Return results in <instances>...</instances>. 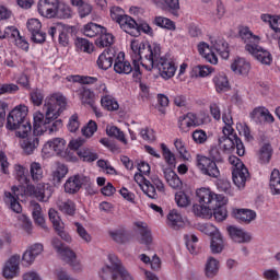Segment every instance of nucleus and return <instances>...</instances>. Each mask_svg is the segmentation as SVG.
<instances>
[{
    "label": "nucleus",
    "mask_w": 280,
    "mask_h": 280,
    "mask_svg": "<svg viewBox=\"0 0 280 280\" xmlns=\"http://www.w3.org/2000/svg\"><path fill=\"white\" fill-rule=\"evenodd\" d=\"M130 49L136 75L141 74L139 62L145 71H152L156 67L160 78L163 80H172L176 75L178 67L174 60L161 57V44H145L140 39H132Z\"/></svg>",
    "instance_id": "obj_1"
},
{
    "label": "nucleus",
    "mask_w": 280,
    "mask_h": 280,
    "mask_svg": "<svg viewBox=\"0 0 280 280\" xmlns=\"http://www.w3.org/2000/svg\"><path fill=\"white\" fill-rule=\"evenodd\" d=\"M67 106V98L60 93H54L45 98L43 112L37 110L33 114V132L35 137H40L45 132L49 135L58 132L62 127V121L56 120Z\"/></svg>",
    "instance_id": "obj_2"
},
{
    "label": "nucleus",
    "mask_w": 280,
    "mask_h": 280,
    "mask_svg": "<svg viewBox=\"0 0 280 280\" xmlns=\"http://www.w3.org/2000/svg\"><path fill=\"white\" fill-rule=\"evenodd\" d=\"M52 194L51 186L48 184H38L37 186L28 185L26 189L23 186H13L11 191L4 192V202L9 205L14 213H21L23 207H21L19 200H21L23 196H32L39 202H49V198H51Z\"/></svg>",
    "instance_id": "obj_3"
},
{
    "label": "nucleus",
    "mask_w": 280,
    "mask_h": 280,
    "mask_svg": "<svg viewBox=\"0 0 280 280\" xmlns=\"http://www.w3.org/2000/svg\"><path fill=\"white\" fill-rule=\"evenodd\" d=\"M238 36L245 44V50L248 51L255 60L260 62V65H266L270 67L272 62V54L259 46L261 37L253 34V31L248 26H242L238 31Z\"/></svg>",
    "instance_id": "obj_4"
},
{
    "label": "nucleus",
    "mask_w": 280,
    "mask_h": 280,
    "mask_svg": "<svg viewBox=\"0 0 280 280\" xmlns=\"http://www.w3.org/2000/svg\"><path fill=\"white\" fill-rule=\"evenodd\" d=\"M224 195L217 194L210 187H200L196 189V198L199 203L192 206V212L198 218L207 220L213 218V207L217 202H222Z\"/></svg>",
    "instance_id": "obj_5"
},
{
    "label": "nucleus",
    "mask_w": 280,
    "mask_h": 280,
    "mask_svg": "<svg viewBox=\"0 0 280 280\" xmlns=\"http://www.w3.org/2000/svg\"><path fill=\"white\" fill-rule=\"evenodd\" d=\"M150 164L148 162H140L138 164V171L140 173L135 174V182L139 185L140 189L149 198L156 199L159 195L156 194V188L154 185L150 183V180L145 179L144 176H150Z\"/></svg>",
    "instance_id": "obj_6"
},
{
    "label": "nucleus",
    "mask_w": 280,
    "mask_h": 280,
    "mask_svg": "<svg viewBox=\"0 0 280 280\" xmlns=\"http://www.w3.org/2000/svg\"><path fill=\"white\" fill-rule=\"evenodd\" d=\"M229 163L232 165V180L237 189H244L246 187V180H248L250 174L248 168L242 163V160L235 155L229 158Z\"/></svg>",
    "instance_id": "obj_7"
},
{
    "label": "nucleus",
    "mask_w": 280,
    "mask_h": 280,
    "mask_svg": "<svg viewBox=\"0 0 280 280\" xmlns=\"http://www.w3.org/2000/svg\"><path fill=\"white\" fill-rule=\"evenodd\" d=\"M196 167L200 174H202V176H209V178H220V168H218L215 160L198 154L196 156Z\"/></svg>",
    "instance_id": "obj_8"
},
{
    "label": "nucleus",
    "mask_w": 280,
    "mask_h": 280,
    "mask_svg": "<svg viewBox=\"0 0 280 280\" xmlns=\"http://www.w3.org/2000/svg\"><path fill=\"white\" fill-rule=\"evenodd\" d=\"M42 154L44 159H49V156H65L67 154V140L65 138H52L48 140L42 149Z\"/></svg>",
    "instance_id": "obj_9"
},
{
    "label": "nucleus",
    "mask_w": 280,
    "mask_h": 280,
    "mask_svg": "<svg viewBox=\"0 0 280 280\" xmlns=\"http://www.w3.org/2000/svg\"><path fill=\"white\" fill-rule=\"evenodd\" d=\"M1 275L5 280H13L21 277V255L13 254L2 266Z\"/></svg>",
    "instance_id": "obj_10"
},
{
    "label": "nucleus",
    "mask_w": 280,
    "mask_h": 280,
    "mask_svg": "<svg viewBox=\"0 0 280 280\" xmlns=\"http://www.w3.org/2000/svg\"><path fill=\"white\" fill-rule=\"evenodd\" d=\"M30 113V108L27 105H18L15 106L7 117V128H16L19 124H23L27 121V114Z\"/></svg>",
    "instance_id": "obj_11"
},
{
    "label": "nucleus",
    "mask_w": 280,
    "mask_h": 280,
    "mask_svg": "<svg viewBox=\"0 0 280 280\" xmlns=\"http://www.w3.org/2000/svg\"><path fill=\"white\" fill-rule=\"evenodd\" d=\"M107 259L110 265L104 266L98 271V277L102 280H106L105 277H107V279H110V277H113L115 272H119V270H122V268H125L119 257H117V255H115L114 253L108 254Z\"/></svg>",
    "instance_id": "obj_12"
},
{
    "label": "nucleus",
    "mask_w": 280,
    "mask_h": 280,
    "mask_svg": "<svg viewBox=\"0 0 280 280\" xmlns=\"http://www.w3.org/2000/svg\"><path fill=\"white\" fill-rule=\"evenodd\" d=\"M48 218L59 237L63 240L65 242L71 243L72 238L69 233L65 231V222H62V219L60 218V213L58 210L50 208L48 210Z\"/></svg>",
    "instance_id": "obj_13"
},
{
    "label": "nucleus",
    "mask_w": 280,
    "mask_h": 280,
    "mask_svg": "<svg viewBox=\"0 0 280 280\" xmlns=\"http://www.w3.org/2000/svg\"><path fill=\"white\" fill-rule=\"evenodd\" d=\"M91 178L84 174H75L70 176L63 184L66 194H78L83 185H89Z\"/></svg>",
    "instance_id": "obj_14"
},
{
    "label": "nucleus",
    "mask_w": 280,
    "mask_h": 280,
    "mask_svg": "<svg viewBox=\"0 0 280 280\" xmlns=\"http://www.w3.org/2000/svg\"><path fill=\"white\" fill-rule=\"evenodd\" d=\"M26 30L31 34L33 43H45L47 34L43 32V23L36 18L26 21Z\"/></svg>",
    "instance_id": "obj_15"
},
{
    "label": "nucleus",
    "mask_w": 280,
    "mask_h": 280,
    "mask_svg": "<svg viewBox=\"0 0 280 280\" xmlns=\"http://www.w3.org/2000/svg\"><path fill=\"white\" fill-rule=\"evenodd\" d=\"M231 71L234 72V75H241L242 78H247L248 73L253 69V66L248 59L244 57H235L230 65Z\"/></svg>",
    "instance_id": "obj_16"
},
{
    "label": "nucleus",
    "mask_w": 280,
    "mask_h": 280,
    "mask_svg": "<svg viewBox=\"0 0 280 280\" xmlns=\"http://www.w3.org/2000/svg\"><path fill=\"white\" fill-rule=\"evenodd\" d=\"M228 233L232 242L235 244H250L253 241V235H250L249 232L235 225H230L228 228Z\"/></svg>",
    "instance_id": "obj_17"
},
{
    "label": "nucleus",
    "mask_w": 280,
    "mask_h": 280,
    "mask_svg": "<svg viewBox=\"0 0 280 280\" xmlns=\"http://www.w3.org/2000/svg\"><path fill=\"white\" fill-rule=\"evenodd\" d=\"M43 250H45V246H43L42 243L30 245L22 255L23 264L32 266L36 261V258L39 257V255H43Z\"/></svg>",
    "instance_id": "obj_18"
},
{
    "label": "nucleus",
    "mask_w": 280,
    "mask_h": 280,
    "mask_svg": "<svg viewBox=\"0 0 280 280\" xmlns=\"http://www.w3.org/2000/svg\"><path fill=\"white\" fill-rule=\"evenodd\" d=\"M249 117L252 121H255V124H275V116L270 113V110L264 106H258L254 108L249 113Z\"/></svg>",
    "instance_id": "obj_19"
},
{
    "label": "nucleus",
    "mask_w": 280,
    "mask_h": 280,
    "mask_svg": "<svg viewBox=\"0 0 280 280\" xmlns=\"http://www.w3.org/2000/svg\"><path fill=\"white\" fill-rule=\"evenodd\" d=\"M58 5V0H38L37 12L40 16L45 19H54L56 16V7Z\"/></svg>",
    "instance_id": "obj_20"
},
{
    "label": "nucleus",
    "mask_w": 280,
    "mask_h": 280,
    "mask_svg": "<svg viewBox=\"0 0 280 280\" xmlns=\"http://www.w3.org/2000/svg\"><path fill=\"white\" fill-rule=\"evenodd\" d=\"M197 51L206 62L210 65H218V55L213 51V45H209L207 42H199L197 45Z\"/></svg>",
    "instance_id": "obj_21"
},
{
    "label": "nucleus",
    "mask_w": 280,
    "mask_h": 280,
    "mask_svg": "<svg viewBox=\"0 0 280 280\" xmlns=\"http://www.w3.org/2000/svg\"><path fill=\"white\" fill-rule=\"evenodd\" d=\"M198 126H200V120L194 113H187L178 118V128L180 132H189L191 128H196Z\"/></svg>",
    "instance_id": "obj_22"
},
{
    "label": "nucleus",
    "mask_w": 280,
    "mask_h": 280,
    "mask_svg": "<svg viewBox=\"0 0 280 280\" xmlns=\"http://www.w3.org/2000/svg\"><path fill=\"white\" fill-rule=\"evenodd\" d=\"M118 25L122 32H126V34H129L130 36H139V24H137V21L130 15L127 14L124 16V19L118 22Z\"/></svg>",
    "instance_id": "obj_23"
},
{
    "label": "nucleus",
    "mask_w": 280,
    "mask_h": 280,
    "mask_svg": "<svg viewBox=\"0 0 280 280\" xmlns=\"http://www.w3.org/2000/svg\"><path fill=\"white\" fill-rule=\"evenodd\" d=\"M163 174L165 182L171 189H175L176 191H180V189H183V179H180L176 172H174L172 168H165Z\"/></svg>",
    "instance_id": "obj_24"
},
{
    "label": "nucleus",
    "mask_w": 280,
    "mask_h": 280,
    "mask_svg": "<svg viewBox=\"0 0 280 280\" xmlns=\"http://www.w3.org/2000/svg\"><path fill=\"white\" fill-rule=\"evenodd\" d=\"M210 44L212 45L213 49L218 51L221 58H223V60H229V43H226L224 38L210 37Z\"/></svg>",
    "instance_id": "obj_25"
},
{
    "label": "nucleus",
    "mask_w": 280,
    "mask_h": 280,
    "mask_svg": "<svg viewBox=\"0 0 280 280\" xmlns=\"http://www.w3.org/2000/svg\"><path fill=\"white\" fill-rule=\"evenodd\" d=\"M114 71L120 75H128L132 73V65L124 58V52H119L114 63Z\"/></svg>",
    "instance_id": "obj_26"
},
{
    "label": "nucleus",
    "mask_w": 280,
    "mask_h": 280,
    "mask_svg": "<svg viewBox=\"0 0 280 280\" xmlns=\"http://www.w3.org/2000/svg\"><path fill=\"white\" fill-rule=\"evenodd\" d=\"M226 202H229V199L223 196L222 202H217L212 207V215L217 220V222H224L226 218L229 217V210H226Z\"/></svg>",
    "instance_id": "obj_27"
},
{
    "label": "nucleus",
    "mask_w": 280,
    "mask_h": 280,
    "mask_svg": "<svg viewBox=\"0 0 280 280\" xmlns=\"http://www.w3.org/2000/svg\"><path fill=\"white\" fill-rule=\"evenodd\" d=\"M212 82L214 84V89L217 93H226L231 89V83L229 82V77H226V73L219 72L217 73Z\"/></svg>",
    "instance_id": "obj_28"
},
{
    "label": "nucleus",
    "mask_w": 280,
    "mask_h": 280,
    "mask_svg": "<svg viewBox=\"0 0 280 280\" xmlns=\"http://www.w3.org/2000/svg\"><path fill=\"white\" fill-rule=\"evenodd\" d=\"M233 215L243 224H250V222L257 219V212L250 209H235L233 210Z\"/></svg>",
    "instance_id": "obj_29"
},
{
    "label": "nucleus",
    "mask_w": 280,
    "mask_h": 280,
    "mask_svg": "<svg viewBox=\"0 0 280 280\" xmlns=\"http://www.w3.org/2000/svg\"><path fill=\"white\" fill-rule=\"evenodd\" d=\"M235 139H237V135L233 132L232 135H223L219 138V148L220 150H223V152H226L228 154H231L233 150H235Z\"/></svg>",
    "instance_id": "obj_30"
},
{
    "label": "nucleus",
    "mask_w": 280,
    "mask_h": 280,
    "mask_svg": "<svg viewBox=\"0 0 280 280\" xmlns=\"http://www.w3.org/2000/svg\"><path fill=\"white\" fill-rule=\"evenodd\" d=\"M67 174H69V167L63 163L57 162L51 166L52 183L57 185L62 183V178H65Z\"/></svg>",
    "instance_id": "obj_31"
},
{
    "label": "nucleus",
    "mask_w": 280,
    "mask_h": 280,
    "mask_svg": "<svg viewBox=\"0 0 280 280\" xmlns=\"http://www.w3.org/2000/svg\"><path fill=\"white\" fill-rule=\"evenodd\" d=\"M133 228L140 233L142 244L147 246L152 244V232L148 228V223L143 221L133 222Z\"/></svg>",
    "instance_id": "obj_32"
},
{
    "label": "nucleus",
    "mask_w": 280,
    "mask_h": 280,
    "mask_svg": "<svg viewBox=\"0 0 280 280\" xmlns=\"http://www.w3.org/2000/svg\"><path fill=\"white\" fill-rule=\"evenodd\" d=\"M31 211L35 224L40 226V229H47V223L45 222V215L43 214V208L40 207V203L32 201Z\"/></svg>",
    "instance_id": "obj_33"
},
{
    "label": "nucleus",
    "mask_w": 280,
    "mask_h": 280,
    "mask_svg": "<svg viewBox=\"0 0 280 280\" xmlns=\"http://www.w3.org/2000/svg\"><path fill=\"white\" fill-rule=\"evenodd\" d=\"M115 59V52L113 50H104L97 58L96 65L103 71H106L113 67V60Z\"/></svg>",
    "instance_id": "obj_34"
},
{
    "label": "nucleus",
    "mask_w": 280,
    "mask_h": 280,
    "mask_svg": "<svg viewBox=\"0 0 280 280\" xmlns=\"http://www.w3.org/2000/svg\"><path fill=\"white\" fill-rule=\"evenodd\" d=\"M40 140L36 136H30L28 138H24L20 140V147L22 148L23 152L27 155L34 154V150L38 148Z\"/></svg>",
    "instance_id": "obj_35"
},
{
    "label": "nucleus",
    "mask_w": 280,
    "mask_h": 280,
    "mask_svg": "<svg viewBox=\"0 0 280 280\" xmlns=\"http://www.w3.org/2000/svg\"><path fill=\"white\" fill-rule=\"evenodd\" d=\"M7 129L15 130V137H18L21 140L32 137V122L27 120L16 125L15 128H7Z\"/></svg>",
    "instance_id": "obj_36"
},
{
    "label": "nucleus",
    "mask_w": 280,
    "mask_h": 280,
    "mask_svg": "<svg viewBox=\"0 0 280 280\" xmlns=\"http://www.w3.org/2000/svg\"><path fill=\"white\" fill-rule=\"evenodd\" d=\"M220 272V260L209 257L205 265V275L208 279H213Z\"/></svg>",
    "instance_id": "obj_37"
},
{
    "label": "nucleus",
    "mask_w": 280,
    "mask_h": 280,
    "mask_svg": "<svg viewBox=\"0 0 280 280\" xmlns=\"http://www.w3.org/2000/svg\"><path fill=\"white\" fill-rule=\"evenodd\" d=\"M63 261H67L69 264L70 268L73 270V272H82L84 270V266H82V261L78 259V255L75 252L68 250V254L62 257Z\"/></svg>",
    "instance_id": "obj_38"
},
{
    "label": "nucleus",
    "mask_w": 280,
    "mask_h": 280,
    "mask_svg": "<svg viewBox=\"0 0 280 280\" xmlns=\"http://www.w3.org/2000/svg\"><path fill=\"white\" fill-rule=\"evenodd\" d=\"M98 34L100 37L95 40L96 47H110L115 43V36L106 27H103Z\"/></svg>",
    "instance_id": "obj_39"
},
{
    "label": "nucleus",
    "mask_w": 280,
    "mask_h": 280,
    "mask_svg": "<svg viewBox=\"0 0 280 280\" xmlns=\"http://www.w3.org/2000/svg\"><path fill=\"white\" fill-rule=\"evenodd\" d=\"M167 224L172 229H183L185 226V219H183V214L178 210L173 209L167 214Z\"/></svg>",
    "instance_id": "obj_40"
},
{
    "label": "nucleus",
    "mask_w": 280,
    "mask_h": 280,
    "mask_svg": "<svg viewBox=\"0 0 280 280\" xmlns=\"http://www.w3.org/2000/svg\"><path fill=\"white\" fill-rule=\"evenodd\" d=\"M226 242L224 241V236H222V234H215V236L211 238L210 250L213 255H220V253L224 250Z\"/></svg>",
    "instance_id": "obj_41"
},
{
    "label": "nucleus",
    "mask_w": 280,
    "mask_h": 280,
    "mask_svg": "<svg viewBox=\"0 0 280 280\" xmlns=\"http://www.w3.org/2000/svg\"><path fill=\"white\" fill-rule=\"evenodd\" d=\"M71 4L74 5V8H78L79 16L81 19H86V16L93 12V5L83 0H71Z\"/></svg>",
    "instance_id": "obj_42"
},
{
    "label": "nucleus",
    "mask_w": 280,
    "mask_h": 280,
    "mask_svg": "<svg viewBox=\"0 0 280 280\" xmlns=\"http://www.w3.org/2000/svg\"><path fill=\"white\" fill-rule=\"evenodd\" d=\"M101 106L109 112L119 110V102H117V98L113 94L101 96Z\"/></svg>",
    "instance_id": "obj_43"
},
{
    "label": "nucleus",
    "mask_w": 280,
    "mask_h": 280,
    "mask_svg": "<svg viewBox=\"0 0 280 280\" xmlns=\"http://www.w3.org/2000/svg\"><path fill=\"white\" fill-rule=\"evenodd\" d=\"M106 135L107 137H114V139H117L124 145H128V139H126V133H124L121 129L117 128V126L107 125Z\"/></svg>",
    "instance_id": "obj_44"
},
{
    "label": "nucleus",
    "mask_w": 280,
    "mask_h": 280,
    "mask_svg": "<svg viewBox=\"0 0 280 280\" xmlns=\"http://www.w3.org/2000/svg\"><path fill=\"white\" fill-rule=\"evenodd\" d=\"M79 100L84 106H93L95 104V92L86 88L79 90Z\"/></svg>",
    "instance_id": "obj_45"
},
{
    "label": "nucleus",
    "mask_w": 280,
    "mask_h": 280,
    "mask_svg": "<svg viewBox=\"0 0 280 280\" xmlns=\"http://www.w3.org/2000/svg\"><path fill=\"white\" fill-rule=\"evenodd\" d=\"M57 207L59 211L63 213V215H70L71 218L75 215V211H77L75 202H73L71 199L57 202Z\"/></svg>",
    "instance_id": "obj_46"
},
{
    "label": "nucleus",
    "mask_w": 280,
    "mask_h": 280,
    "mask_svg": "<svg viewBox=\"0 0 280 280\" xmlns=\"http://www.w3.org/2000/svg\"><path fill=\"white\" fill-rule=\"evenodd\" d=\"M55 12H56L55 16H58V19H71V16H73V11H71V7L58 0H57Z\"/></svg>",
    "instance_id": "obj_47"
},
{
    "label": "nucleus",
    "mask_w": 280,
    "mask_h": 280,
    "mask_svg": "<svg viewBox=\"0 0 280 280\" xmlns=\"http://www.w3.org/2000/svg\"><path fill=\"white\" fill-rule=\"evenodd\" d=\"M109 235L117 244H126V242L130 241V233L126 229L110 231Z\"/></svg>",
    "instance_id": "obj_48"
},
{
    "label": "nucleus",
    "mask_w": 280,
    "mask_h": 280,
    "mask_svg": "<svg viewBox=\"0 0 280 280\" xmlns=\"http://www.w3.org/2000/svg\"><path fill=\"white\" fill-rule=\"evenodd\" d=\"M272 145L266 143L258 151V160L262 165L270 163L272 159Z\"/></svg>",
    "instance_id": "obj_49"
},
{
    "label": "nucleus",
    "mask_w": 280,
    "mask_h": 280,
    "mask_svg": "<svg viewBox=\"0 0 280 280\" xmlns=\"http://www.w3.org/2000/svg\"><path fill=\"white\" fill-rule=\"evenodd\" d=\"M222 121L224 124L222 128L223 135H233L235 132V129H233V116L231 115V110H226L222 114Z\"/></svg>",
    "instance_id": "obj_50"
},
{
    "label": "nucleus",
    "mask_w": 280,
    "mask_h": 280,
    "mask_svg": "<svg viewBox=\"0 0 280 280\" xmlns=\"http://www.w3.org/2000/svg\"><path fill=\"white\" fill-rule=\"evenodd\" d=\"M153 23L158 27H162V30H170L171 32H174L176 30V23L165 16H155Z\"/></svg>",
    "instance_id": "obj_51"
},
{
    "label": "nucleus",
    "mask_w": 280,
    "mask_h": 280,
    "mask_svg": "<svg viewBox=\"0 0 280 280\" xmlns=\"http://www.w3.org/2000/svg\"><path fill=\"white\" fill-rule=\"evenodd\" d=\"M30 175L32 180H34V183H38V180H43V176H44L43 165L38 162H32L30 164Z\"/></svg>",
    "instance_id": "obj_52"
},
{
    "label": "nucleus",
    "mask_w": 280,
    "mask_h": 280,
    "mask_svg": "<svg viewBox=\"0 0 280 280\" xmlns=\"http://www.w3.org/2000/svg\"><path fill=\"white\" fill-rule=\"evenodd\" d=\"M103 27L102 25L90 22L83 26L82 32L88 38H95L102 32Z\"/></svg>",
    "instance_id": "obj_53"
},
{
    "label": "nucleus",
    "mask_w": 280,
    "mask_h": 280,
    "mask_svg": "<svg viewBox=\"0 0 280 280\" xmlns=\"http://www.w3.org/2000/svg\"><path fill=\"white\" fill-rule=\"evenodd\" d=\"M269 189L272 194H280V172L277 168L270 174Z\"/></svg>",
    "instance_id": "obj_54"
},
{
    "label": "nucleus",
    "mask_w": 280,
    "mask_h": 280,
    "mask_svg": "<svg viewBox=\"0 0 280 280\" xmlns=\"http://www.w3.org/2000/svg\"><path fill=\"white\" fill-rule=\"evenodd\" d=\"M77 154L81 161H84L85 163H93V161H97L98 159L97 153L89 148L80 149Z\"/></svg>",
    "instance_id": "obj_55"
},
{
    "label": "nucleus",
    "mask_w": 280,
    "mask_h": 280,
    "mask_svg": "<svg viewBox=\"0 0 280 280\" xmlns=\"http://www.w3.org/2000/svg\"><path fill=\"white\" fill-rule=\"evenodd\" d=\"M174 145H175V149L178 152L180 159H183L184 161H189V159H191V154H189V151H187L185 141L182 138L175 139Z\"/></svg>",
    "instance_id": "obj_56"
},
{
    "label": "nucleus",
    "mask_w": 280,
    "mask_h": 280,
    "mask_svg": "<svg viewBox=\"0 0 280 280\" xmlns=\"http://www.w3.org/2000/svg\"><path fill=\"white\" fill-rule=\"evenodd\" d=\"M163 7L160 10H167L173 16H179L180 0H164Z\"/></svg>",
    "instance_id": "obj_57"
},
{
    "label": "nucleus",
    "mask_w": 280,
    "mask_h": 280,
    "mask_svg": "<svg viewBox=\"0 0 280 280\" xmlns=\"http://www.w3.org/2000/svg\"><path fill=\"white\" fill-rule=\"evenodd\" d=\"M13 170L16 180H19L21 185H27V168L21 164H15Z\"/></svg>",
    "instance_id": "obj_58"
},
{
    "label": "nucleus",
    "mask_w": 280,
    "mask_h": 280,
    "mask_svg": "<svg viewBox=\"0 0 280 280\" xmlns=\"http://www.w3.org/2000/svg\"><path fill=\"white\" fill-rule=\"evenodd\" d=\"M67 82H78L79 84H95L97 82V78L95 77H86V75H68L66 78Z\"/></svg>",
    "instance_id": "obj_59"
},
{
    "label": "nucleus",
    "mask_w": 280,
    "mask_h": 280,
    "mask_svg": "<svg viewBox=\"0 0 280 280\" xmlns=\"http://www.w3.org/2000/svg\"><path fill=\"white\" fill-rule=\"evenodd\" d=\"M175 202L177 207L185 209L191 205V197L187 195L185 191L179 190L175 194Z\"/></svg>",
    "instance_id": "obj_60"
},
{
    "label": "nucleus",
    "mask_w": 280,
    "mask_h": 280,
    "mask_svg": "<svg viewBox=\"0 0 280 280\" xmlns=\"http://www.w3.org/2000/svg\"><path fill=\"white\" fill-rule=\"evenodd\" d=\"M213 71H215V69H213V67L211 66H195L192 68V73L195 75V78H207L209 75H211V73H213Z\"/></svg>",
    "instance_id": "obj_61"
},
{
    "label": "nucleus",
    "mask_w": 280,
    "mask_h": 280,
    "mask_svg": "<svg viewBox=\"0 0 280 280\" xmlns=\"http://www.w3.org/2000/svg\"><path fill=\"white\" fill-rule=\"evenodd\" d=\"M30 100L34 106H43L45 104V92L40 89H33L30 93Z\"/></svg>",
    "instance_id": "obj_62"
},
{
    "label": "nucleus",
    "mask_w": 280,
    "mask_h": 280,
    "mask_svg": "<svg viewBox=\"0 0 280 280\" xmlns=\"http://www.w3.org/2000/svg\"><path fill=\"white\" fill-rule=\"evenodd\" d=\"M161 150H162L163 159H164L165 163L168 165V167H176V155H174V153H172L170 148H167V145H165V143H162Z\"/></svg>",
    "instance_id": "obj_63"
},
{
    "label": "nucleus",
    "mask_w": 280,
    "mask_h": 280,
    "mask_svg": "<svg viewBox=\"0 0 280 280\" xmlns=\"http://www.w3.org/2000/svg\"><path fill=\"white\" fill-rule=\"evenodd\" d=\"M105 280H135V277L130 273L126 267H122L119 271H114V273L108 278L106 276Z\"/></svg>",
    "instance_id": "obj_64"
}]
</instances>
